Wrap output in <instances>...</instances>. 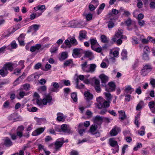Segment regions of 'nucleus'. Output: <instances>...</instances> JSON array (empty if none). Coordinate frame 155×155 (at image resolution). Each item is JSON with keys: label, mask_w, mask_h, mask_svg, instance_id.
<instances>
[{"label": "nucleus", "mask_w": 155, "mask_h": 155, "mask_svg": "<svg viewBox=\"0 0 155 155\" xmlns=\"http://www.w3.org/2000/svg\"><path fill=\"white\" fill-rule=\"evenodd\" d=\"M34 95L37 98L36 102L37 104L40 107H42L43 105H47L48 103L50 102L52 100V97L49 94L46 95L42 100L39 99V96L37 93H35Z\"/></svg>", "instance_id": "nucleus-1"}, {"label": "nucleus", "mask_w": 155, "mask_h": 155, "mask_svg": "<svg viewBox=\"0 0 155 155\" xmlns=\"http://www.w3.org/2000/svg\"><path fill=\"white\" fill-rule=\"evenodd\" d=\"M123 30L122 29H118L117 31L115 34V35L113 37L112 40L114 42H116L118 45H121L122 42V39L126 40L127 38L125 35H123Z\"/></svg>", "instance_id": "nucleus-2"}, {"label": "nucleus", "mask_w": 155, "mask_h": 155, "mask_svg": "<svg viewBox=\"0 0 155 155\" xmlns=\"http://www.w3.org/2000/svg\"><path fill=\"white\" fill-rule=\"evenodd\" d=\"M97 101L99 103L98 105V108L108 107L110 106V101H105L101 97H99L97 98Z\"/></svg>", "instance_id": "nucleus-3"}, {"label": "nucleus", "mask_w": 155, "mask_h": 155, "mask_svg": "<svg viewBox=\"0 0 155 155\" xmlns=\"http://www.w3.org/2000/svg\"><path fill=\"white\" fill-rule=\"evenodd\" d=\"M153 69L152 66L149 64H146L141 71V74L143 76L147 75L148 73L151 71Z\"/></svg>", "instance_id": "nucleus-4"}, {"label": "nucleus", "mask_w": 155, "mask_h": 155, "mask_svg": "<svg viewBox=\"0 0 155 155\" xmlns=\"http://www.w3.org/2000/svg\"><path fill=\"white\" fill-rule=\"evenodd\" d=\"M64 43L68 47L71 46V44L74 46L77 45L78 44L75 37H74L68 38L65 41Z\"/></svg>", "instance_id": "nucleus-5"}, {"label": "nucleus", "mask_w": 155, "mask_h": 155, "mask_svg": "<svg viewBox=\"0 0 155 155\" xmlns=\"http://www.w3.org/2000/svg\"><path fill=\"white\" fill-rule=\"evenodd\" d=\"M51 86L52 87H51L49 88V90L51 92H57L59 91V88L60 87L58 83L56 82H53L51 84ZM62 86L60 87L61 88Z\"/></svg>", "instance_id": "nucleus-6"}, {"label": "nucleus", "mask_w": 155, "mask_h": 155, "mask_svg": "<svg viewBox=\"0 0 155 155\" xmlns=\"http://www.w3.org/2000/svg\"><path fill=\"white\" fill-rule=\"evenodd\" d=\"M97 126L96 124H93L90 127L89 132L92 134L95 135L97 136H100V134L97 130Z\"/></svg>", "instance_id": "nucleus-7"}, {"label": "nucleus", "mask_w": 155, "mask_h": 155, "mask_svg": "<svg viewBox=\"0 0 155 155\" xmlns=\"http://www.w3.org/2000/svg\"><path fill=\"white\" fill-rule=\"evenodd\" d=\"M83 50L80 48H76L73 50L72 55L74 58L80 56L83 53Z\"/></svg>", "instance_id": "nucleus-8"}, {"label": "nucleus", "mask_w": 155, "mask_h": 155, "mask_svg": "<svg viewBox=\"0 0 155 155\" xmlns=\"http://www.w3.org/2000/svg\"><path fill=\"white\" fill-rule=\"evenodd\" d=\"M64 141L63 139H58L55 142L54 144V147L56 150L59 149L62 146Z\"/></svg>", "instance_id": "nucleus-9"}, {"label": "nucleus", "mask_w": 155, "mask_h": 155, "mask_svg": "<svg viewBox=\"0 0 155 155\" xmlns=\"http://www.w3.org/2000/svg\"><path fill=\"white\" fill-rule=\"evenodd\" d=\"M109 144L112 147H115L117 146L115 148L116 152H118L119 149V147L117 145V142L115 140L114 138H111L109 139Z\"/></svg>", "instance_id": "nucleus-10"}, {"label": "nucleus", "mask_w": 155, "mask_h": 155, "mask_svg": "<svg viewBox=\"0 0 155 155\" xmlns=\"http://www.w3.org/2000/svg\"><path fill=\"white\" fill-rule=\"evenodd\" d=\"M143 36L142 35L140 36V39L142 43L144 44H147L149 41H150L151 42L155 43V39L149 36L147 39L143 38Z\"/></svg>", "instance_id": "nucleus-11"}, {"label": "nucleus", "mask_w": 155, "mask_h": 155, "mask_svg": "<svg viewBox=\"0 0 155 155\" xmlns=\"http://www.w3.org/2000/svg\"><path fill=\"white\" fill-rule=\"evenodd\" d=\"M45 129V127L38 128L32 132V135L34 136H37L43 133Z\"/></svg>", "instance_id": "nucleus-12"}, {"label": "nucleus", "mask_w": 155, "mask_h": 155, "mask_svg": "<svg viewBox=\"0 0 155 155\" xmlns=\"http://www.w3.org/2000/svg\"><path fill=\"white\" fill-rule=\"evenodd\" d=\"M91 3L93 4H90L89 6V8L90 10L92 11L95 9L99 5V3L97 1L95 0L92 1L91 2Z\"/></svg>", "instance_id": "nucleus-13"}, {"label": "nucleus", "mask_w": 155, "mask_h": 155, "mask_svg": "<svg viewBox=\"0 0 155 155\" xmlns=\"http://www.w3.org/2000/svg\"><path fill=\"white\" fill-rule=\"evenodd\" d=\"M120 131L119 128L115 126L110 131V133L111 136H114L116 135Z\"/></svg>", "instance_id": "nucleus-14"}, {"label": "nucleus", "mask_w": 155, "mask_h": 155, "mask_svg": "<svg viewBox=\"0 0 155 155\" xmlns=\"http://www.w3.org/2000/svg\"><path fill=\"white\" fill-rule=\"evenodd\" d=\"M62 130L64 133H69L70 132L71 128L70 127L66 124H63L61 126Z\"/></svg>", "instance_id": "nucleus-15"}, {"label": "nucleus", "mask_w": 155, "mask_h": 155, "mask_svg": "<svg viewBox=\"0 0 155 155\" xmlns=\"http://www.w3.org/2000/svg\"><path fill=\"white\" fill-rule=\"evenodd\" d=\"M148 106L152 113L155 114V102L153 101L149 102L148 103Z\"/></svg>", "instance_id": "nucleus-16"}, {"label": "nucleus", "mask_w": 155, "mask_h": 155, "mask_svg": "<svg viewBox=\"0 0 155 155\" xmlns=\"http://www.w3.org/2000/svg\"><path fill=\"white\" fill-rule=\"evenodd\" d=\"M41 45L40 44H37L35 45L31 46L30 49V51L32 52H37L41 48Z\"/></svg>", "instance_id": "nucleus-17"}, {"label": "nucleus", "mask_w": 155, "mask_h": 155, "mask_svg": "<svg viewBox=\"0 0 155 155\" xmlns=\"http://www.w3.org/2000/svg\"><path fill=\"white\" fill-rule=\"evenodd\" d=\"M90 40L91 44V47L92 49L96 47L99 46V45L95 38H91Z\"/></svg>", "instance_id": "nucleus-18"}, {"label": "nucleus", "mask_w": 155, "mask_h": 155, "mask_svg": "<svg viewBox=\"0 0 155 155\" xmlns=\"http://www.w3.org/2000/svg\"><path fill=\"white\" fill-rule=\"evenodd\" d=\"M81 66L83 71L87 72H89V65L87 64V62L86 61L81 64Z\"/></svg>", "instance_id": "nucleus-19"}, {"label": "nucleus", "mask_w": 155, "mask_h": 155, "mask_svg": "<svg viewBox=\"0 0 155 155\" xmlns=\"http://www.w3.org/2000/svg\"><path fill=\"white\" fill-rule=\"evenodd\" d=\"M102 120L103 118L102 117L100 116H96L93 118L94 123L98 124H101L102 122Z\"/></svg>", "instance_id": "nucleus-20"}, {"label": "nucleus", "mask_w": 155, "mask_h": 155, "mask_svg": "<svg viewBox=\"0 0 155 155\" xmlns=\"http://www.w3.org/2000/svg\"><path fill=\"white\" fill-rule=\"evenodd\" d=\"M134 91V89L132 88L130 85L126 86L125 87V93L124 94H125V93H126L130 94Z\"/></svg>", "instance_id": "nucleus-21"}, {"label": "nucleus", "mask_w": 155, "mask_h": 155, "mask_svg": "<svg viewBox=\"0 0 155 155\" xmlns=\"http://www.w3.org/2000/svg\"><path fill=\"white\" fill-rule=\"evenodd\" d=\"M82 23V21L79 22L76 20H73L70 22L71 26L74 28L78 27V25H80Z\"/></svg>", "instance_id": "nucleus-22"}, {"label": "nucleus", "mask_w": 155, "mask_h": 155, "mask_svg": "<svg viewBox=\"0 0 155 155\" xmlns=\"http://www.w3.org/2000/svg\"><path fill=\"white\" fill-rule=\"evenodd\" d=\"M109 87L108 91H115L116 88L115 84L113 82H110L108 84Z\"/></svg>", "instance_id": "nucleus-23"}, {"label": "nucleus", "mask_w": 155, "mask_h": 155, "mask_svg": "<svg viewBox=\"0 0 155 155\" xmlns=\"http://www.w3.org/2000/svg\"><path fill=\"white\" fill-rule=\"evenodd\" d=\"M4 144L7 147L11 146L13 144L12 142L8 137H6L4 139Z\"/></svg>", "instance_id": "nucleus-24"}, {"label": "nucleus", "mask_w": 155, "mask_h": 155, "mask_svg": "<svg viewBox=\"0 0 155 155\" xmlns=\"http://www.w3.org/2000/svg\"><path fill=\"white\" fill-rule=\"evenodd\" d=\"M100 78L103 83H105L108 81V77L103 74H101L100 76Z\"/></svg>", "instance_id": "nucleus-25"}, {"label": "nucleus", "mask_w": 155, "mask_h": 155, "mask_svg": "<svg viewBox=\"0 0 155 155\" xmlns=\"http://www.w3.org/2000/svg\"><path fill=\"white\" fill-rule=\"evenodd\" d=\"M84 95L86 97V100L87 101H89L91 100L93 98V95L89 92H85L84 93Z\"/></svg>", "instance_id": "nucleus-26"}, {"label": "nucleus", "mask_w": 155, "mask_h": 155, "mask_svg": "<svg viewBox=\"0 0 155 155\" xmlns=\"http://www.w3.org/2000/svg\"><path fill=\"white\" fill-rule=\"evenodd\" d=\"M57 120L59 121H64L65 118L63 114L61 113H58L57 114Z\"/></svg>", "instance_id": "nucleus-27"}, {"label": "nucleus", "mask_w": 155, "mask_h": 155, "mask_svg": "<svg viewBox=\"0 0 155 155\" xmlns=\"http://www.w3.org/2000/svg\"><path fill=\"white\" fill-rule=\"evenodd\" d=\"M3 68H5V69H6L7 70H8L10 71H12L13 69L12 66V63L10 62L8 63L5 64Z\"/></svg>", "instance_id": "nucleus-28"}, {"label": "nucleus", "mask_w": 155, "mask_h": 155, "mask_svg": "<svg viewBox=\"0 0 155 155\" xmlns=\"http://www.w3.org/2000/svg\"><path fill=\"white\" fill-rule=\"evenodd\" d=\"M118 112L119 114V119H120L121 120H123L126 118V116L125 114L124 111L121 110L119 111Z\"/></svg>", "instance_id": "nucleus-29"}, {"label": "nucleus", "mask_w": 155, "mask_h": 155, "mask_svg": "<svg viewBox=\"0 0 155 155\" xmlns=\"http://www.w3.org/2000/svg\"><path fill=\"white\" fill-rule=\"evenodd\" d=\"M144 102L142 101H140L137 106L136 109L137 110H140L144 106Z\"/></svg>", "instance_id": "nucleus-30"}, {"label": "nucleus", "mask_w": 155, "mask_h": 155, "mask_svg": "<svg viewBox=\"0 0 155 155\" xmlns=\"http://www.w3.org/2000/svg\"><path fill=\"white\" fill-rule=\"evenodd\" d=\"M8 70L3 68L0 70V74L3 77L6 76L8 74Z\"/></svg>", "instance_id": "nucleus-31"}, {"label": "nucleus", "mask_w": 155, "mask_h": 155, "mask_svg": "<svg viewBox=\"0 0 155 155\" xmlns=\"http://www.w3.org/2000/svg\"><path fill=\"white\" fill-rule=\"evenodd\" d=\"M114 20H113L112 18L110 19V21L108 22V27L109 29L113 28L114 26Z\"/></svg>", "instance_id": "nucleus-32"}, {"label": "nucleus", "mask_w": 155, "mask_h": 155, "mask_svg": "<svg viewBox=\"0 0 155 155\" xmlns=\"http://www.w3.org/2000/svg\"><path fill=\"white\" fill-rule=\"evenodd\" d=\"M68 57V54L65 52H62L61 54L60 57L59 58L60 60L62 61L65 60Z\"/></svg>", "instance_id": "nucleus-33"}, {"label": "nucleus", "mask_w": 155, "mask_h": 155, "mask_svg": "<svg viewBox=\"0 0 155 155\" xmlns=\"http://www.w3.org/2000/svg\"><path fill=\"white\" fill-rule=\"evenodd\" d=\"M83 124L82 123H80L79 125V133L80 135L82 134L84 132H85V129L82 128H81L83 127Z\"/></svg>", "instance_id": "nucleus-34"}, {"label": "nucleus", "mask_w": 155, "mask_h": 155, "mask_svg": "<svg viewBox=\"0 0 155 155\" xmlns=\"http://www.w3.org/2000/svg\"><path fill=\"white\" fill-rule=\"evenodd\" d=\"M127 51L125 49H123L121 52V55L122 56L121 59L123 60H124L127 58Z\"/></svg>", "instance_id": "nucleus-35"}, {"label": "nucleus", "mask_w": 155, "mask_h": 155, "mask_svg": "<svg viewBox=\"0 0 155 155\" xmlns=\"http://www.w3.org/2000/svg\"><path fill=\"white\" fill-rule=\"evenodd\" d=\"M86 36V34L85 32L81 31L79 37V39L80 41H82L85 38Z\"/></svg>", "instance_id": "nucleus-36"}, {"label": "nucleus", "mask_w": 155, "mask_h": 155, "mask_svg": "<svg viewBox=\"0 0 155 155\" xmlns=\"http://www.w3.org/2000/svg\"><path fill=\"white\" fill-rule=\"evenodd\" d=\"M145 128L144 126H142L140 128V130L138 131V134L141 136L144 135L145 134Z\"/></svg>", "instance_id": "nucleus-37"}, {"label": "nucleus", "mask_w": 155, "mask_h": 155, "mask_svg": "<svg viewBox=\"0 0 155 155\" xmlns=\"http://www.w3.org/2000/svg\"><path fill=\"white\" fill-rule=\"evenodd\" d=\"M47 89L46 87L45 86H42L40 87L38 89V91L41 93H43L45 92Z\"/></svg>", "instance_id": "nucleus-38"}, {"label": "nucleus", "mask_w": 155, "mask_h": 155, "mask_svg": "<svg viewBox=\"0 0 155 155\" xmlns=\"http://www.w3.org/2000/svg\"><path fill=\"white\" fill-rule=\"evenodd\" d=\"M40 27V25L34 24L30 26V28L31 29H32L34 31H36L38 30Z\"/></svg>", "instance_id": "nucleus-39"}, {"label": "nucleus", "mask_w": 155, "mask_h": 155, "mask_svg": "<svg viewBox=\"0 0 155 155\" xmlns=\"http://www.w3.org/2000/svg\"><path fill=\"white\" fill-rule=\"evenodd\" d=\"M105 6V5L104 3L100 5L99 9L97 10L98 14H99L101 12Z\"/></svg>", "instance_id": "nucleus-40"}, {"label": "nucleus", "mask_w": 155, "mask_h": 155, "mask_svg": "<svg viewBox=\"0 0 155 155\" xmlns=\"http://www.w3.org/2000/svg\"><path fill=\"white\" fill-rule=\"evenodd\" d=\"M27 94L25 93L24 91L21 90H20L19 93V97L18 99H20L22 98L25 96L27 95Z\"/></svg>", "instance_id": "nucleus-41"}, {"label": "nucleus", "mask_w": 155, "mask_h": 155, "mask_svg": "<svg viewBox=\"0 0 155 155\" xmlns=\"http://www.w3.org/2000/svg\"><path fill=\"white\" fill-rule=\"evenodd\" d=\"M104 94L106 96V99L108 101H110L112 98V96L110 94L109 92H104Z\"/></svg>", "instance_id": "nucleus-42"}, {"label": "nucleus", "mask_w": 155, "mask_h": 155, "mask_svg": "<svg viewBox=\"0 0 155 155\" xmlns=\"http://www.w3.org/2000/svg\"><path fill=\"white\" fill-rule=\"evenodd\" d=\"M96 67V65L94 64H89V72H94Z\"/></svg>", "instance_id": "nucleus-43"}, {"label": "nucleus", "mask_w": 155, "mask_h": 155, "mask_svg": "<svg viewBox=\"0 0 155 155\" xmlns=\"http://www.w3.org/2000/svg\"><path fill=\"white\" fill-rule=\"evenodd\" d=\"M58 46L53 45L50 49V52L51 54L55 53L56 51L58 50Z\"/></svg>", "instance_id": "nucleus-44"}, {"label": "nucleus", "mask_w": 155, "mask_h": 155, "mask_svg": "<svg viewBox=\"0 0 155 155\" xmlns=\"http://www.w3.org/2000/svg\"><path fill=\"white\" fill-rule=\"evenodd\" d=\"M71 98L74 102H76L77 101V95L75 92L71 94Z\"/></svg>", "instance_id": "nucleus-45"}, {"label": "nucleus", "mask_w": 155, "mask_h": 155, "mask_svg": "<svg viewBox=\"0 0 155 155\" xmlns=\"http://www.w3.org/2000/svg\"><path fill=\"white\" fill-rule=\"evenodd\" d=\"M72 63L73 61L71 59H69L65 61L64 63V67L65 68L66 67L69 66L71 64H72Z\"/></svg>", "instance_id": "nucleus-46"}, {"label": "nucleus", "mask_w": 155, "mask_h": 155, "mask_svg": "<svg viewBox=\"0 0 155 155\" xmlns=\"http://www.w3.org/2000/svg\"><path fill=\"white\" fill-rule=\"evenodd\" d=\"M149 54L147 53H143L142 55L143 59L146 61L150 59Z\"/></svg>", "instance_id": "nucleus-47"}, {"label": "nucleus", "mask_w": 155, "mask_h": 155, "mask_svg": "<svg viewBox=\"0 0 155 155\" xmlns=\"http://www.w3.org/2000/svg\"><path fill=\"white\" fill-rule=\"evenodd\" d=\"M101 41L103 43H107L108 42V39L107 37L104 35L101 36Z\"/></svg>", "instance_id": "nucleus-48"}, {"label": "nucleus", "mask_w": 155, "mask_h": 155, "mask_svg": "<svg viewBox=\"0 0 155 155\" xmlns=\"http://www.w3.org/2000/svg\"><path fill=\"white\" fill-rule=\"evenodd\" d=\"M142 147V144L140 143H138L137 144L136 146L134 148V150L135 151H137L139 149Z\"/></svg>", "instance_id": "nucleus-49"}, {"label": "nucleus", "mask_w": 155, "mask_h": 155, "mask_svg": "<svg viewBox=\"0 0 155 155\" xmlns=\"http://www.w3.org/2000/svg\"><path fill=\"white\" fill-rule=\"evenodd\" d=\"M140 117V114H137L136 116L135 117V123L137 125L138 127H139V124L138 123V119Z\"/></svg>", "instance_id": "nucleus-50"}, {"label": "nucleus", "mask_w": 155, "mask_h": 155, "mask_svg": "<svg viewBox=\"0 0 155 155\" xmlns=\"http://www.w3.org/2000/svg\"><path fill=\"white\" fill-rule=\"evenodd\" d=\"M150 7L151 8H155V0H150Z\"/></svg>", "instance_id": "nucleus-51"}, {"label": "nucleus", "mask_w": 155, "mask_h": 155, "mask_svg": "<svg viewBox=\"0 0 155 155\" xmlns=\"http://www.w3.org/2000/svg\"><path fill=\"white\" fill-rule=\"evenodd\" d=\"M30 88V85L28 84H24L23 85V88L26 91H28L29 90Z\"/></svg>", "instance_id": "nucleus-52"}, {"label": "nucleus", "mask_w": 155, "mask_h": 155, "mask_svg": "<svg viewBox=\"0 0 155 155\" xmlns=\"http://www.w3.org/2000/svg\"><path fill=\"white\" fill-rule=\"evenodd\" d=\"M61 82L63 83L66 86H69L71 84L70 82L68 80H63L61 81Z\"/></svg>", "instance_id": "nucleus-53"}, {"label": "nucleus", "mask_w": 155, "mask_h": 155, "mask_svg": "<svg viewBox=\"0 0 155 155\" xmlns=\"http://www.w3.org/2000/svg\"><path fill=\"white\" fill-rule=\"evenodd\" d=\"M21 69L19 68H17L15 69L14 71L13 74L16 75L19 74L21 72Z\"/></svg>", "instance_id": "nucleus-54"}, {"label": "nucleus", "mask_w": 155, "mask_h": 155, "mask_svg": "<svg viewBox=\"0 0 155 155\" xmlns=\"http://www.w3.org/2000/svg\"><path fill=\"white\" fill-rule=\"evenodd\" d=\"M119 13V11L118 10L115 9H113L112 10V12L110 14V15H111L110 17L113 15H116Z\"/></svg>", "instance_id": "nucleus-55"}, {"label": "nucleus", "mask_w": 155, "mask_h": 155, "mask_svg": "<svg viewBox=\"0 0 155 155\" xmlns=\"http://www.w3.org/2000/svg\"><path fill=\"white\" fill-rule=\"evenodd\" d=\"M119 49H117L112 52V54L114 57H117L119 55Z\"/></svg>", "instance_id": "nucleus-56"}, {"label": "nucleus", "mask_w": 155, "mask_h": 155, "mask_svg": "<svg viewBox=\"0 0 155 155\" xmlns=\"http://www.w3.org/2000/svg\"><path fill=\"white\" fill-rule=\"evenodd\" d=\"M11 47L12 49H15L17 48V45L15 41H13L12 42L11 44Z\"/></svg>", "instance_id": "nucleus-57"}, {"label": "nucleus", "mask_w": 155, "mask_h": 155, "mask_svg": "<svg viewBox=\"0 0 155 155\" xmlns=\"http://www.w3.org/2000/svg\"><path fill=\"white\" fill-rule=\"evenodd\" d=\"M21 25L19 24L15 25L14 26V27L13 28V29L14 30L13 32H14L15 31H16V30L21 28Z\"/></svg>", "instance_id": "nucleus-58"}, {"label": "nucleus", "mask_w": 155, "mask_h": 155, "mask_svg": "<svg viewBox=\"0 0 155 155\" xmlns=\"http://www.w3.org/2000/svg\"><path fill=\"white\" fill-rule=\"evenodd\" d=\"M150 51V48L147 46H145L143 49V53H147L149 54Z\"/></svg>", "instance_id": "nucleus-59"}, {"label": "nucleus", "mask_w": 155, "mask_h": 155, "mask_svg": "<svg viewBox=\"0 0 155 155\" xmlns=\"http://www.w3.org/2000/svg\"><path fill=\"white\" fill-rule=\"evenodd\" d=\"M138 2L137 4V6L139 8H141L143 6V3L141 0H137Z\"/></svg>", "instance_id": "nucleus-60"}, {"label": "nucleus", "mask_w": 155, "mask_h": 155, "mask_svg": "<svg viewBox=\"0 0 155 155\" xmlns=\"http://www.w3.org/2000/svg\"><path fill=\"white\" fill-rule=\"evenodd\" d=\"M35 78V75L34 74H32L28 77V80L29 81H34Z\"/></svg>", "instance_id": "nucleus-61"}, {"label": "nucleus", "mask_w": 155, "mask_h": 155, "mask_svg": "<svg viewBox=\"0 0 155 155\" xmlns=\"http://www.w3.org/2000/svg\"><path fill=\"white\" fill-rule=\"evenodd\" d=\"M93 50L95 51L98 52H100L102 50V49L101 47H99V46L98 47H96L92 49Z\"/></svg>", "instance_id": "nucleus-62"}, {"label": "nucleus", "mask_w": 155, "mask_h": 155, "mask_svg": "<svg viewBox=\"0 0 155 155\" xmlns=\"http://www.w3.org/2000/svg\"><path fill=\"white\" fill-rule=\"evenodd\" d=\"M64 95H67L71 92V90L69 88H65L64 89Z\"/></svg>", "instance_id": "nucleus-63"}, {"label": "nucleus", "mask_w": 155, "mask_h": 155, "mask_svg": "<svg viewBox=\"0 0 155 155\" xmlns=\"http://www.w3.org/2000/svg\"><path fill=\"white\" fill-rule=\"evenodd\" d=\"M92 53L90 51H86L85 53V56L87 57H91L92 55Z\"/></svg>", "instance_id": "nucleus-64"}]
</instances>
